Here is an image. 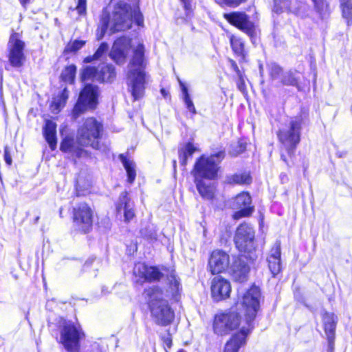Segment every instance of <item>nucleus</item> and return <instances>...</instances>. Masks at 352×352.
<instances>
[{
	"label": "nucleus",
	"mask_w": 352,
	"mask_h": 352,
	"mask_svg": "<svg viewBox=\"0 0 352 352\" xmlns=\"http://www.w3.org/2000/svg\"><path fill=\"white\" fill-rule=\"evenodd\" d=\"M269 73L272 79H276L278 78L282 69L276 63H271L268 65Z\"/></svg>",
	"instance_id": "a18cd8bd"
},
{
	"label": "nucleus",
	"mask_w": 352,
	"mask_h": 352,
	"mask_svg": "<svg viewBox=\"0 0 352 352\" xmlns=\"http://www.w3.org/2000/svg\"><path fill=\"white\" fill-rule=\"evenodd\" d=\"M261 292L258 287L252 286L241 297L240 304L243 307L246 323L245 326L253 327V321L259 308Z\"/></svg>",
	"instance_id": "9d476101"
},
{
	"label": "nucleus",
	"mask_w": 352,
	"mask_h": 352,
	"mask_svg": "<svg viewBox=\"0 0 352 352\" xmlns=\"http://www.w3.org/2000/svg\"><path fill=\"white\" fill-rule=\"evenodd\" d=\"M74 222L82 232H89L92 226V212L87 204H80L74 208Z\"/></svg>",
	"instance_id": "4468645a"
},
{
	"label": "nucleus",
	"mask_w": 352,
	"mask_h": 352,
	"mask_svg": "<svg viewBox=\"0 0 352 352\" xmlns=\"http://www.w3.org/2000/svg\"><path fill=\"white\" fill-rule=\"evenodd\" d=\"M173 164H174V166H175V164H176V161L175 160L173 161Z\"/></svg>",
	"instance_id": "052dcab7"
},
{
	"label": "nucleus",
	"mask_w": 352,
	"mask_h": 352,
	"mask_svg": "<svg viewBox=\"0 0 352 352\" xmlns=\"http://www.w3.org/2000/svg\"><path fill=\"white\" fill-rule=\"evenodd\" d=\"M25 43L17 33L11 34L8 43V61L11 66L20 68L24 65L26 58L24 54Z\"/></svg>",
	"instance_id": "ddd939ff"
},
{
	"label": "nucleus",
	"mask_w": 352,
	"mask_h": 352,
	"mask_svg": "<svg viewBox=\"0 0 352 352\" xmlns=\"http://www.w3.org/2000/svg\"><path fill=\"white\" fill-rule=\"evenodd\" d=\"M50 303V301H48V302H47V306H48Z\"/></svg>",
	"instance_id": "680f3d73"
},
{
	"label": "nucleus",
	"mask_w": 352,
	"mask_h": 352,
	"mask_svg": "<svg viewBox=\"0 0 352 352\" xmlns=\"http://www.w3.org/2000/svg\"><path fill=\"white\" fill-rule=\"evenodd\" d=\"M298 8H292V11L295 13V14L300 16L304 17L307 12L308 6L304 2H298Z\"/></svg>",
	"instance_id": "37998d69"
},
{
	"label": "nucleus",
	"mask_w": 352,
	"mask_h": 352,
	"mask_svg": "<svg viewBox=\"0 0 352 352\" xmlns=\"http://www.w3.org/2000/svg\"><path fill=\"white\" fill-rule=\"evenodd\" d=\"M233 67L237 72H239V68L235 63H233Z\"/></svg>",
	"instance_id": "13d9d810"
},
{
	"label": "nucleus",
	"mask_w": 352,
	"mask_h": 352,
	"mask_svg": "<svg viewBox=\"0 0 352 352\" xmlns=\"http://www.w3.org/2000/svg\"><path fill=\"white\" fill-rule=\"evenodd\" d=\"M57 324L61 328L60 331V343L67 352H79L80 341L85 334L78 324L72 321H67L61 317L57 319Z\"/></svg>",
	"instance_id": "0eeeda50"
},
{
	"label": "nucleus",
	"mask_w": 352,
	"mask_h": 352,
	"mask_svg": "<svg viewBox=\"0 0 352 352\" xmlns=\"http://www.w3.org/2000/svg\"><path fill=\"white\" fill-rule=\"evenodd\" d=\"M109 46L106 43H102L92 56H87L85 58V63H90L94 60L99 59L107 50Z\"/></svg>",
	"instance_id": "4c0bfd02"
},
{
	"label": "nucleus",
	"mask_w": 352,
	"mask_h": 352,
	"mask_svg": "<svg viewBox=\"0 0 352 352\" xmlns=\"http://www.w3.org/2000/svg\"><path fill=\"white\" fill-rule=\"evenodd\" d=\"M166 278L168 284V289L166 290L165 296L175 297L182 290L180 280L175 274V270L166 272Z\"/></svg>",
	"instance_id": "bb28decb"
},
{
	"label": "nucleus",
	"mask_w": 352,
	"mask_h": 352,
	"mask_svg": "<svg viewBox=\"0 0 352 352\" xmlns=\"http://www.w3.org/2000/svg\"><path fill=\"white\" fill-rule=\"evenodd\" d=\"M252 181L249 173L235 174L228 178V182L230 184H249Z\"/></svg>",
	"instance_id": "72a5a7b5"
},
{
	"label": "nucleus",
	"mask_w": 352,
	"mask_h": 352,
	"mask_svg": "<svg viewBox=\"0 0 352 352\" xmlns=\"http://www.w3.org/2000/svg\"><path fill=\"white\" fill-rule=\"evenodd\" d=\"M241 323L239 314L234 311L217 314L213 322L214 332L225 336L237 329Z\"/></svg>",
	"instance_id": "9b49d317"
},
{
	"label": "nucleus",
	"mask_w": 352,
	"mask_h": 352,
	"mask_svg": "<svg viewBox=\"0 0 352 352\" xmlns=\"http://www.w3.org/2000/svg\"><path fill=\"white\" fill-rule=\"evenodd\" d=\"M85 44V41L82 40H74L69 42L65 49V52L72 53L76 52L80 50Z\"/></svg>",
	"instance_id": "58836bf2"
},
{
	"label": "nucleus",
	"mask_w": 352,
	"mask_h": 352,
	"mask_svg": "<svg viewBox=\"0 0 352 352\" xmlns=\"http://www.w3.org/2000/svg\"><path fill=\"white\" fill-rule=\"evenodd\" d=\"M65 104V98H55L52 100L50 109L53 113H58Z\"/></svg>",
	"instance_id": "ea45409f"
},
{
	"label": "nucleus",
	"mask_w": 352,
	"mask_h": 352,
	"mask_svg": "<svg viewBox=\"0 0 352 352\" xmlns=\"http://www.w3.org/2000/svg\"><path fill=\"white\" fill-rule=\"evenodd\" d=\"M262 70V66H260V72H261Z\"/></svg>",
	"instance_id": "e2e57ef3"
},
{
	"label": "nucleus",
	"mask_w": 352,
	"mask_h": 352,
	"mask_svg": "<svg viewBox=\"0 0 352 352\" xmlns=\"http://www.w3.org/2000/svg\"><path fill=\"white\" fill-rule=\"evenodd\" d=\"M281 159L283 162H285L287 165H289V163H288V161H287V159L286 157V156L284 155V154H281Z\"/></svg>",
	"instance_id": "4d7b16f0"
},
{
	"label": "nucleus",
	"mask_w": 352,
	"mask_h": 352,
	"mask_svg": "<svg viewBox=\"0 0 352 352\" xmlns=\"http://www.w3.org/2000/svg\"><path fill=\"white\" fill-rule=\"evenodd\" d=\"M179 84L182 90V98L184 100V102L186 106V108L188 110L191 112L192 114H195L196 109L194 106V104L190 99V95L188 94V88L186 87V85L180 80L178 79Z\"/></svg>",
	"instance_id": "2f4dec72"
},
{
	"label": "nucleus",
	"mask_w": 352,
	"mask_h": 352,
	"mask_svg": "<svg viewBox=\"0 0 352 352\" xmlns=\"http://www.w3.org/2000/svg\"><path fill=\"white\" fill-rule=\"evenodd\" d=\"M323 326L330 350L333 349L337 316L333 313L325 312L322 316Z\"/></svg>",
	"instance_id": "4be33fe9"
},
{
	"label": "nucleus",
	"mask_w": 352,
	"mask_h": 352,
	"mask_svg": "<svg viewBox=\"0 0 352 352\" xmlns=\"http://www.w3.org/2000/svg\"><path fill=\"white\" fill-rule=\"evenodd\" d=\"M224 157V151H219L210 155H201L197 160L192 170L195 179L199 177L207 180L216 179L220 169L219 165Z\"/></svg>",
	"instance_id": "423d86ee"
},
{
	"label": "nucleus",
	"mask_w": 352,
	"mask_h": 352,
	"mask_svg": "<svg viewBox=\"0 0 352 352\" xmlns=\"http://www.w3.org/2000/svg\"><path fill=\"white\" fill-rule=\"evenodd\" d=\"M98 89L97 86L87 83L81 91L78 100L74 106L72 115L77 119L88 109H94L98 104Z\"/></svg>",
	"instance_id": "1a4fd4ad"
},
{
	"label": "nucleus",
	"mask_w": 352,
	"mask_h": 352,
	"mask_svg": "<svg viewBox=\"0 0 352 352\" xmlns=\"http://www.w3.org/2000/svg\"><path fill=\"white\" fill-rule=\"evenodd\" d=\"M163 343L165 346L170 349L172 346V338L168 333L166 336L162 337Z\"/></svg>",
	"instance_id": "8fccbe9b"
},
{
	"label": "nucleus",
	"mask_w": 352,
	"mask_h": 352,
	"mask_svg": "<svg viewBox=\"0 0 352 352\" xmlns=\"http://www.w3.org/2000/svg\"><path fill=\"white\" fill-rule=\"evenodd\" d=\"M253 327L242 326L240 331L234 333L226 343L223 352H239V349L245 344L247 337Z\"/></svg>",
	"instance_id": "f3484780"
},
{
	"label": "nucleus",
	"mask_w": 352,
	"mask_h": 352,
	"mask_svg": "<svg viewBox=\"0 0 352 352\" xmlns=\"http://www.w3.org/2000/svg\"><path fill=\"white\" fill-rule=\"evenodd\" d=\"M205 179H195L197 190L202 198L210 200L214 197L215 186L213 183L205 181Z\"/></svg>",
	"instance_id": "a878e982"
},
{
	"label": "nucleus",
	"mask_w": 352,
	"mask_h": 352,
	"mask_svg": "<svg viewBox=\"0 0 352 352\" xmlns=\"http://www.w3.org/2000/svg\"><path fill=\"white\" fill-rule=\"evenodd\" d=\"M43 135L50 147L54 151L56 147V124L52 120H46L43 127Z\"/></svg>",
	"instance_id": "cd10ccee"
},
{
	"label": "nucleus",
	"mask_w": 352,
	"mask_h": 352,
	"mask_svg": "<svg viewBox=\"0 0 352 352\" xmlns=\"http://www.w3.org/2000/svg\"><path fill=\"white\" fill-rule=\"evenodd\" d=\"M133 274L148 281L159 280L164 275V273L158 267H148L143 263H138L135 265Z\"/></svg>",
	"instance_id": "412c9836"
},
{
	"label": "nucleus",
	"mask_w": 352,
	"mask_h": 352,
	"mask_svg": "<svg viewBox=\"0 0 352 352\" xmlns=\"http://www.w3.org/2000/svg\"><path fill=\"white\" fill-rule=\"evenodd\" d=\"M102 124L94 118H88L80 126L77 133V140L65 138L60 144V150L72 158H79L87 155V151L82 146H91L100 150L99 144Z\"/></svg>",
	"instance_id": "f257e3e1"
},
{
	"label": "nucleus",
	"mask_w": 352,
	"mask_h": 352,
	"mask_svg": "<svg viewBox=\"0 0 352 352\" xmlns=\"http://www.w3.org/2000/svg\"><path fill=\"white\" fill-rule=\"evenodd\" d=\"M289 6V1L287 0H274L273 10L275 12L279 13L284 12Z\"/></svg>",
	"instance_id": "a19ab883"
},
{
	"label": "nucleus",
	"mask_w": 352,
	"mask_h": 352,
	"mask_svg": "<svg viewBox=\"0 0 352 352\" xmlns=\"http://www.w3.org/2000/svg\"><path fill=\"white\" fill-rule=\"evenodd\" d=\"M192 0H181V1L184 4V8L186 10V18L185 19H181V21H179V19H177V23H180L183 21H186L190 17V13L192 10Z\"/></svg>",
	"instance_id": "79ce46f5"
},
{
	"label": "nucleus",
	"mask_w": 352,
	"mask_h": 352,
	"mask_svg": "<svg viewBox=\"0 0 352 352\" xmlns=\"http://www.w3.org/2000/svg\"><path fill=\"white\" fill-rule=\"evenodd\" d=\"M314 5V9L321 19H325L330 14L329 3L326 0H311Z\"/></svg>",
	"instance_id": "7c9ffc66"
},
{
	"label": "nucleus",
	"mask_w": 352,
	"mask_h": 352,
	"mask_svg": "<svg viewBox=\"0 0 352 352\" xmlns=\"http://www.w3.org/2000/svg\"><path fill=\"white\" fill-rule=\"evenodd\" d=\"M340 7L343 18L346 21L347 25L352 24V0H340Z\"/></svg>",
	"instance_id": "473e14b6"
},
{
	"label": "nucleus",
	"mask_w": 352,
	"mask_h": 352,
	"mask_svg": "<svg viewBox=\"0 0 352 352\" xmlns=\"http://www.w3.org/2000/svg\"><path fill=\"white\" fill-rule=\"evenodd\" d=\"M134 45L132 41L126 36L118 38L113 43L110 52L111 58L118 64L125 62L130 49Z\"/></svg>",
	"instance_id": "2eb2a0df"
},
{
	"label": "nucleus",
	"mask_w": 352,
	"mask_h": 352,
	"mask_svg": "<svg viewBox=\"0 0 352 352\" xmlns=\"http://www.w3.org/2000/svg\"><path fill=\"white\" fill-rule=\"evenodd\" d=\"M178 352H186V351L185 350H184V349H180V350L178 351Z\"/></svg>",
	"instance_id": "bf43d9fd"
},
{
	"label": "nucleus",
	"mask_w": 352,
	"mask_h": 352,
	"mask_svg": "<svg viewBox=\"0 0 352 352\" xmlns=\"http://www.w3.org/2000/svg\"><path fill=\"white\" fill-rule=\"evenodd\" d=\"M307 114L301 113L290 118L287 124L279 130L278 137L289 157L294 155L300 140L302 126L305 124Z\"/></svg>",
	"instance_id": "39448f33"
},
{
	"label": "nucleus",
	"mask_w": 352,
	"mask_h": 352,
	"mask_svg": "<svg viewBox=\"0 0 352 352\" xmlns=\"http://www.w3.org/2000/svg\"><path fill=\"white\" fill-rule=\"evenodd\" d=\"M33 0H19L21 6L23 8H26L28 5L32 2Z\"/></svg>",
	"instance_id": "603ef678"
},
{
	"label": "nucleus",
	"mask_w": 352,
	"mask_h": 352,
	"mask_svg": "<svg viewBox=\"0 0 352 352\" xmlns=\"http://www.w3.org/2000/svg\"><path fill=\"white\" fill-rule=\"evenodd\" d=\"M231 285L228 280L221 276L214 277L211 283V295L214 300L220 301L230 296Z\"/></svg>",
	"instance_id": "a211bd4d"
},
{
	"label": "nucleus",
	"mask_w": 352,
	"mask_h": 352,
	"mask_svg": "<svg viewBox=\"0 0 352 352\" xmlns=\"http://www.w3.org/2000/svg\"><path fill=\"white\" fill-rule=\"evenodd\" d=\"M58 98H65V102L67 101V99L68 98V92L67 89H64L61 95L60 96H58Z\"/></svg>",
	"instance_id": "864d4df0"
},
{
	"label": "nucleus",
	"mask_w": 352,
	"mask_h": 352,
	"mask_svg": "<svg viewBox=\"0 0 352 352\" xmlns=\"http://www.w3.org/2000/svg\"><path fill=\"white\" fill-rule=\"evenodd\" d=\"M280 180H281L282 183H285V182H287L288 181V177L285 173H281L280 175Z\"/></svg>",
	"instance_id": "5fc2aeb1"
},
{
	"label": "nucleus",
	"mask_w": 352,
	"mask_h": 352,
	"mask_svg": "<svg viewBox=\"0 0 352 352\" xmlns=\"http://www.w3.org/2000/svg\"><path fill=\"white\" fill-rule=\"evenodd\" d=\"M196 150L197 148L190 142L179 150V160L182 166L186 165L188 158L191 157Z\"/></svg>",
	"instance_id": "c756f323"
},
{
	"label": "nucleus",
	"mask_w": 352,
	"mask_h": 352,
	"mask_svg": "<svg viewBox=\"0 0 352 352\" xmlns=\"http://www.w3.org/2000/svg\"><path fill=\"white\" fill-rule=\"evenodd\" d=\"M230 263L229 255L221 250H214L212 252L208 267L212 274H219L225 271Z\"/></svg>",
	"instance_id": "6ab92c4d"
},
{
	"label": "nucleus",
	"mask_w": 352,
	"mask_h": 352,
	"mask_svg": "<svg viewBox=\"0 0 352 352\" xmlns=\"http://www.w3.org/2000/svg\"><path fill=\"white\" fill-rule=\"evenodd\" d=\"M299 80V73L297 72H287L282 78V83L287 86H297Z\"/></svg>",
	"instance_id": "c9c22d12"
},
{
	"label": "nucleus",
	"mask_w": 352,
	"mask_h": 352,
	"mask_svg": "<svg viewBox=\"0 0 352 352\" xmlns=\"http://www.w3.org/2000/svg\"><path fill=\"white\" fill-rule=\"evenodd\" d=\"M236 85L238 89L242 92L244 93L245 91V85L244 79L243 78L241 74H239V79L236 82Z\"/></svg>",
	"instance_id": "de8ad7c7"
},
{
	"label": "nucleus",
	"mask_w": 352,
	"mask_h": 352,
	"mask_svg": "<svg viewBox=\"0 0 352 352\" xmlns=\"http://www.w3.org/2000/svg\"><path fill=\"white\" fill-rule=\"evenodd\" d=\"M95 261V258H89L85 263V267H89L90 266L92 263Z\"/></svg>",
	"instance_id": "6e6d98bb"
},
{
	"label": "nucleus",
	"mask_w": 352,
	"mask_h": 352,
	"mask_svg": "<svg viewBox=\"0 0 352 352\" xmlns=\"http://www.w3.org/2000/svg\"><path fill=\"white\" fill-rule=\"evenodd\" d=\"M280 255V243L276 241L271 249L267 258L269 269L273 276L278 274L281 270Z\"/></svg>",
	"instance_id": "b1692460"
},
{
	"label": "nucleus",
	"mask_w": 352,
	"mask_h": 352,
	"mask_svg": "<svg viewBox=\"0 0 352 352\" xmlns=\"http://www.w3.org/2000/svg\"><path fill=\"white\" fill-rule=\"evenodd\" d=\"M249 270L248 264L239 258H235L230 266V273L238 282H243L247 279Z\"/></svg>",
	"instance_id": "393cba45"
},
{
	"label": "nucleus",
	"mask_w": 352,
	"mask_h": 352,
	"mask_svg": "<svg viewBox=\"0 0 352 352\" xmlns=\"http://www.w3.org/2000/svg\"><path fill=\"white\" fill-rule=\"evenodd\" d=\"M224 18L232 25L251 35L253 31V25L249 21L248 16L243 12H233L225 13Z\"/></svg>",
	"instance_id": "aec40b11"
},
{
	"label": "nucleus",
	"mask_w": 352,
	"mask_h": 352,
	"mask_svg": "<svg viewBox=\"0 0 352 352\" xmlns=\"http://www.w3.org/2000/svg\"><path fill=\"white\" fill-rule=\"evenodd\" d=\"M76 73V67L70 65L65 67L61 74V78L63 81L72 84L74 81Z\"/></svg>",
	"instance_id": "e433bc0d"
},
{
	"label": "nucleus",
	"mask_w": 352,
	"mask_h": 352,
	"mask_svg": "<svg viewBox=\"0 0 352 352\" xmlns=\"http://www.w3.org/2000/svg\"><path fill=\"white\" fill-rule=\"evenodd\" d=\"M76 10L80 15L85 14L86 11V0H78Z\"/></svg>",
	"instance_id": "49530a36"
},
{
	"label": "nucleus",
	"mask_w": 352,
	"mask_h": 352,
	"mask_svg": "<svg viewBox=\"0 0 352 352\" xmlns=\"http://www.w3.org/2000/svg\"><path fill=\"white\" fill-rule=\"evenodd\" d=\"M216 2L221 6H228L232 8H236L245 2L246 0H215Z\"/></svg>",
	"instance_id": "c03bdc74"
},
{
	"label": "nucleus",
	"mask_w": 352,
	"mask_h": 352,
	"mask_svg": "<svg viewBox=\"0 0 352 352\" xmlns=\"http://www.w3.org/2000/svg\"><path fill=\"white\" fill-rule=\"evenodd\" d=\"M148 300L151 316L155 324L167 326L172 323L175 318L174 311L168 302L164 298V294L158 287L153 286L144 291Z\"/></svg>",
	"instance_id": "20e7f679"
},
{
	"label": "nucleus",
	"mask_w": 352,
	"mask_h": 352,
	"mask_svg": "<svg viewBox=\"0 0 352 352\" xmlns=\"http://www.w3.org/2000/svg\"><path fill=\"white\" fill-rule=\"evenodd\" d=\"M120 159L127 173V181L130 184L133 183L136 177L135 166L133 161L127 159L124 155H120Z\"/></svg>",
	"instance_id": "c85d7f7f"
},
{
	"label": "nucleus",
	"mask_w": 352,
	"mask_h": 352,
	"mask_svg": "<svg viewBox=\"0 0 352 352\" xmlns=\"http://www.w3.org/2000/svg\"><path fill=\"white\" fill-rule=\"evenodd\" d=\"M4 160L8 165H11L12 160L9 148L6 146L4 148Z\"/></svg>",
	"instance_id": "09e8293b"
},
{
	"label": "nucleus",
	"mask_w": 352,
	"mask_h": 352,
	"mask_svg": "<svg viewBox=\"0 0 352 352\" xmlns=\"http://www.w3.org/2000/svg\"><path fill=\"white\" fill-rule=\"evenodd\" d=\"M116 76L113 65L100 64L97 67L87 66L81 72V80L83 82L89 80L98 82H110Z\"/></svg>",
	"instance_id": "f8f14e48"
},
{
	"label": "nucleus",
	"mask_w": 352,
	"mask_h": 352,
	"mask_svg": "<svg viewBox=\"0 0 352 352\" xmlns=\"http://www.w3.org/2000/svg\"><path fill=\"white\" fill-rule=\"evenodd\" d=\"M134 18H135V20L136 21V23L138 25H141L143 23L142 16V14L140 13L135 12L134 13Z\"/></svg>",
	"instance_id": "3c124183"
},
{
	"label": "nucleus",
	"mask_w": 352,
	"mask_h": 352,
	"mask_svg": "<svg viewBox=\"0 0 352 352\" xmlns=\"http://www.w3.org/2000/svg\"><path fill=\"white\" fill-rule=\"evenodd\" d=\"M254 239L255 231L253 227L246 223L238 226L234 237L236 248L252 261L257 258Z\"/></svg>",
	"instance_id": "6e6552de"
},
{
	"label": "nucleus",
	"mask_w": 352,
	"mask_h": 352,
	"mask_svg": "<svg viewBox=\"0 0 352 352\" xmlns=\"http://www.w3.org/2000/svg\"><path fill=\"white\" fill-rule=\"evenodd\" d=\"M116 210L118 212L124 211L125 221H129L135 216L134 204L127 195L126 192H122L116 204Z\"/></svg>",
	"instance_id": "5701e85b"
},
{
	"label": "nucleus",
	"mask_w": 352,
	"mask_h": 352,
	"mask_svg": "<svg viewBox=\"0 0 352 352\" xmlns=\"http://www.w3.org/2000/svg\"><path fill=\"white\" fill-rule=\"evenodd\" d=\"M136 43L127 76L128 89L135 100L142 98L145 90L144 47L140 41Z\"/></svg>",
	"instance_id": "7ed1b4c3"
},
{
	"label": "nucleus",
	"mask_w": 352,
	"mask_h": 352,
	"mask_svg": "<svg viewBox=\"0 0 352 352\" xmlns=\"http://www.w3.org/2000/svg\"><path fill=\"white\" fill-rule=\"evenodd\" d=\"M251 204L252 199L249 193L242 192L239 194L232 203V208L239 210L234 214V219H239L250 216L254 210V208L251 206Z\"/></svg>",
	"instance_id": "dca6fc26"
},
{
	"label": "nucleus",
	"mask_w": 352,
	"mask_h": 352,
	"mask_svg": "<svg viewBox=\"0 0 352 352\" xmlns=\"http://www.w3.org/2000/svg\"><path fill=\"white\" fill-rule=\"evenodd\" d=\"M230 41L234 52L236 55L241 56L242 58H244V44L243 41L240 38L233 35L230 36Z\"/></svg>",
	"instance_id": "f704fd0d"
},
{
	"label": "nucleus",
	"mask_w": 352,
	"mask_h": 352,
	"mask_svg": "<svg viewBox=\"0 0 352 352\" xmlns=\"http://www.w3.org/2000/svg\"><path fill=\"white\" fill-rule=\"evenodd\" d=\"M132 19L131 8L126 3L118 4L111 14L107 9L103 10L96 31L97 40H101L107 30L113 34L129 29L132 25Z\"/></svg>",
	"instance_id": "f03ea898"
}]
</instances>
